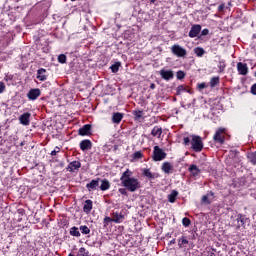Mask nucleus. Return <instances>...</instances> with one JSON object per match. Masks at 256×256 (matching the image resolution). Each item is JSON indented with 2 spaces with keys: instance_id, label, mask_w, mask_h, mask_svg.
Returning a JSON list of instances; mask_svg holds the SVG:
<instances>
[{
  "instance_id": "obj_1",
  "label": "nucleus",
  "mask_w": 256,
  "mask_h": 256,
  "mask_svg": "<svg viewBox=\"0 0 256 256\" xmlns=\"http://www.w3.org/2000/svg\"><path fill=\"white\" fill-rule=\"evenodd\" d=\"M120 181L122 182L123 186L128 189V191H131L134 193V191H137L139 187H141V184L139 183V180L137 178H131L129 176V170L125 171L123 175L120 178Z\"/></svg>"
},
{
  "instance_id": "obj_2",
  "label": "nucleus",
  "mask_w": 256,
  "mask_h": 256,
  "mask_svg": "<svg viewBox=\"0 0 256 256\" xmlns=\"http://www.w3.org/2000/svg\"><path fill=\"white\" fill-rule=\"evenodd\" d=\"M191 139L192 149L196 152L203 151V140L201 139V137L197 135H192Z\"/></svg>"
},
{
  "instance_id": "obj_3",
  "label": "nucleus",
  "mask_w": 256,
  "mask_h": 256,
  "mask_svg": "<svg viewBox=\"0 0 256 256\" xmlns=\"http://www.w3.org/2000/svg\"><path fill=\"white\" fill-rule=\"evenodd\" d=\"M167 157V154L159 146L154 147L153 159L154 161H163Z\"/></svg>"
},
{
  "instance_id": "obj_4",
  "label": "nucleus",
  "mask_w": 256,
  "mask_h": 256,
  "mask_svg": "<svg viewBox=\"0 0 256 256\" xmlns=\"http://www.w3.org/2000/svg\"><path fill=\"white\" fill-rule=\"evenodd\" d=\"M171 51L173 55H176V57H185V55H187V50H185V48L181 47L179 44L173 45Z\"/></svg>"
},
{
  "instance_id": "obj_5",
  "label": "nucleus",
  "mask_w": 256,
  "mask_h": 256,
  "mask_svg": "<svg viewBox=\"0 0 256 256\" xmlns=\"http://www.w3.org/2000/svg\"><path fill=\"white\" fill-rule=\"evenodd\" d=\"M224 133H225V128H219L213 137L214 141H216V143H220V145H223V143H225Z\"/></svg>"
},
{
  "instance_id": "obj_6",
  "label": "nucleus",
  "mask_w": 256,
  "mask_h": 256,
  "mask_svg": "<svg viewBox=\"0 0 256 256\" xmlns=\"http://www.w3.org/2000/svg\"><path fill=\"white\" fill-rule=\"evenodd\" d=\"M39 95H41V90H39L38 88L36 89H31L28 94L27 97L28 99H30L31 101H35V99H37V97H39Z\"/></svg>"
},
{
  "instance_id": "obj_7",
  "label": "nucleus",
  "mask_w": 256,
  "mask_h": 256,
  "mask_svg": "<svg viewBox=\"0 0 256 256\" xmlns=\"http://www.w3.org/2000/svg\"><path fill=\"white\" fill-rule=\"evenodd\" d=\"M160 75L162 79H164L165 81H169V79H173V71L171 70L162 69L160 70Z\"/></svg>"
},
{
  "instance_id": "obj_8",
  "label": "nucleus",
  "mask_w": 256,
  "mask_h": 256,
  "mask_svg": "<svg viewBox=\"0 0 256 256\" xmlns=\"http://www.w3.org/2000/svg\"><path fill=\"white\" fill-rule=\"evenodd\" d=\"M237 69L240 75H247V73H249V68L247 67V64L239 62L237 64Z\"/></svg>"
},
{
  "instance_id": "obj_9",
  "label": "nucleus",
  "mask_w": 256,
  "mask_h": 256,
  "mask_svg": "<svg viewBox=\"0 0 256 256\" xmlns=\"http://www.w3.org/2000/svg\"><path fill=\"white\" fill-rule=\"evenodd\" d=\"M201 33V25H194L192 26L190 32H189V37L194 38L197 37Z\"/></svg>"
},
{
  "instance_id": "obj_10",
  "label": "nucleus",
  "mask_w": 256,
  "mask_h": 256,
  "mask_svg": "<svg viewBox=\"0 0 256 256\" xmlns=\"http://www.w3.org/2000/svg\"><path fill=\"white\" fill-rule=\"evenodd\" d=\"M91 147H92V144H91V141L89 140H83L80 142V149H82V151H89Z\"/></svg>"
},
{
  "instance_id": "obj_11",
  "label": "nucleus",
  "mask_w": 256,
  "mask_h": 256,
  "mask_svg": "<svg viewBox=\"0 0 256 256\" xmlns=\"http://www.w3.org/2000/svg\"><path fill=\"white\" fill-rule=\"evenodd\" d=\"M31 118L30 113H24L20 116V123L22 125H29V119Z\"/></svg>"
},
{
  "instance_id": "obj_12",
  "label": "nucleus",
  "mask_w": 256,
  "mask_h": 256,
  "mask_svg": "<svg viewBox=\"0 0 256 256\" xmlns=\"http://www.w3.org/2000/svg\"><path fill=\"white\" fill-rule=\"evenodd\" d=\"M123 119V113L116 112L112 115V122L119 124Z\"/></svg>"
},
{
  "instance_id": "obj_13",
  "label": "nucleus",
  "mask_w": 256,
  "mask_h": 256,
  "mask_svg": "<svg viewBox=\"0 0 256 256\" xmlns=\"http://www.w3.org/2000/svg\"><path fill=\"white\" fill-rule=\"evenodd\" d=\"M81 168V162L79 161H74L71 162L68 166L69 171L73 172V171H77V169Z\"/></svg>"
},
{
  "instance_id": "obj_14",
  "label": "nucleus",
  "mask_w": 256,
  "mask_h": 256,
  "mask_svg": "<svg viewBox=\"0 0 256 256\" xmlns=\"http://www.w3.org/2000/svg\"><path fill=\"white\" fill-rule=\"evenodd\" d=\"M91 209H93V201L91 200H86L85 204L83 206V211L84 213H90Z\"/></svg>"
},
{
  "instance_id": "obj_15",
  "label": "nucleus",
  "mask_w": 256,
  "mask_h": 256,
  "mask_svg": "<svg viewBox=\"0 0 256 256\" xmlns=\"http://www.w3.org/2000/svg\"><path fill=\"white\" fill-rule=\"evenodd\" d=\"M162 171H164L166 174L171 173V171H173V165H171L169 162H164L162 164Z\"/></svg>"
},
{
  "instance_id": "obj_16",
  "label": "nucleus",
  "mask_w": 256,
  "mask_h": 256,
  "mask_svg": "<svg viewBox=\"0 0 256 256\" xmlns=\"http://www.w3.org/2000/svg\"><path fill=\"white\" fill-rule=\"evenodd\" d=\"M242 225H244L243 216L238 215L237 218L234 219L233 227H237V229H239Z\"/></svg>"
},
{
  "instance_id": "obj_17",
  "label": "nucleus",
  "mask_w": 256,
  "mask_h": 256,
  "mask_svg": "<svg viewBox=\"0 0 256 256\" xmlns=\"http://www.w3.org/2000/svg\"><path fill=\"white\" fill-rule=\"evenodd\" d=\"M47 70L45 69H39L37 71V79H39V81H46L47 80V76L45 75Z\"/></svg>"
},
{
  "instance_id": "obj_18",
  "label": "nucleus",
  "mask_w": 256,
  "mask_h": 256,
  "mask_svg": "<svg viewBox=\"0 0 256 256\" xmlns=\"http://www.w3.org/2000/svg\"><path fill=\"white\" fill-rule=\"evenodd\" d=\"M89 131H91V125L86 124L79 129V135H89Z\"/></svg>"
},
{
  "instance_id": "obj_19",
  "label": "nucleus",
  "mask_w": 256,
  "mask_h": 256,
  "mask_svg": "<svg viewBox=\"0 0 256 256\" xmlns=\"http://www.w3.org/2000/svg\"><path fill=\"white\" fill-rule=\"evenodd\" d=\"M189 171L193 175V177H197V175H199V173H201V170H199V168H197V165H191L189 167Z\"/></svg>"
},
{
  "instance_id": "obj_20",
  "label": "nucleus",
  "mask_w": 256,
  "mask_h": 256,
  "mask_svg": "<svg viewBox=\"0 0 256 256\" xmlns=\"http://www.w3.org/2000/svg\"><path fill=\"white\" fill-rule=\"evenodd\" d=\"M87 187L89 188V191H91V189H97V187H99V180H92L87 184Z\"/></svg>"
},
{
  "instance_id": "obj_21",
  "label": "nucleus",
  "mask_w": 256,
  "mask_h": 256,
  "mask_svg": "<svg viewBox=\"0 0 256 256\" xmlns=\"http://www.w3.org/2000/svg\"><path fill=\"white\" fill-rule=\"evenodd\" d=\"M178 195H179V192L173 190L172 193L168 195V199L170 203H175V199H177Z\"/></svg>"
},
{
  "instance_id": "obj_22",
  "label": "nucleus",
  "mask_w": 256,
  "mask_h": 256,
  "mask_svg": "<svg viewBox=\"0 0 256 256\" xmlns=\"http://www.w3.org/2000/svg\"><path fill=\"white\" fill-rule=\"evenodd\" d=\"M161 133H163V130L160 127H154L152 130L153 137H161Z\"/></svg>"
},
{
  "instance_id": "obj_23",
  "label": "nucleus",
  "mask_w": 256,
  "mask_h": 256,
  "mask_svg": "<svg viewBox=\"0 0 256 256\" xmlns=\"http://www.w3.org/2000/svg\"><path fill=\"white\" fill-rule=\"evenodd\" d=\"M112 221H114V223H121V221H123V215L119 213H114Z\"/></svg>"
},
{
  "instance_id": "obj_24",
  "label": "nucleus",
  "mask_w": 256,
  "mask_h": 256,
  "mask_svg": "<svg viewBox=\"0 0 256 256\" xmlns=\"http://www.w3.org/2000/svg\"><path fill=\"white\" fill-rule=\"evenodd\" d=\"M70 235H72L73 237H81V232H79V228L72 227L70 229Z\"/></svg>"
},
{
  "instance_id": "obj_25",
  "label": "nucleus",
  "mask_w": 256,
  "mask_h": 256,
  "mask_svg": "<svg viewBox=\"0 0 256 256\" xmlns=\"http://www.w3.org/2000/svg\"><path fill=\"white\" fill-rule=\"evenodd\" d=\"M194 53L197 55V57H203V55H205V50L201 47H197L194 49Z\"/></svg>"
},
{
  "instance_id": "obj_26",
  "label": "nucleus",
  "mask_w": 256,
  "mask_h": 256,
  "mask_svg": "<svg viewBox=\"0 0 256 256\" xmlns=\"http://www.w3.org/2000/svg\"><path fill=\"white\" fill-rule=\"evenodd\" d=\"M100 189L101 191H107V189H109V181L101 180Z\"/></svg>"
},
{
  "instance_id": "obj_27",
  "label": "nucleus",
  "mask_w": 256,
  "mask_h": 256,
  "mask_svg": "<svg viewBox=\"0 0 256 256\" xmlns=\"http://www.w3.org/2000/svg\"><path fill=\"white\" fill-rule=\"evenodd\" d=\"M143 175L145 177H148V179H155V175H153V173H151V170H149V169H144Z\"/></svg>"
},
{
  "instance_id": "obj_28",
  "label": "nucleus",
  "mask_w": 256,
  "mask_h": 256,
  "mask_svg": "<svg viewBox=\"0 0 256 256\" xmlns=\"http://www.w3.org/2000/svg\"><path fill=\"white\" fill-rule=\"evenodd\" d=\"M119 67H121V63L117 62L115 64H113L110 69L112 71V73H117V71H119Z\"/></svg>"
},
{
  "instance_id": "obj_29",
  "label": "nucleus",
  "mask_w": 256,
  "mask_h": 256,
  "mask_svg": "<svg viewBox=\"0 0 256 256\" xmlns=\"http://www.w3.org/2000/svg\"><path fill=\"white\" fill-rule=\"evenodd\" d=\"M216 85H219V77H213L210 80V87H216Z\"/></svg>"
},
{
  "instance_id": "obj_30",
  "label": "nucleus",
  "mask_w": 256,
  "mask_h": 256,
  "mask_svg": "<svg viewBox=\"0 0 256 256\" xmlns=\"http://www.w3.org/2000/svg\"><path fill=\"white\" fill-rule=\"evenodd\" d=\"M248 159L251 161V163H253V165H256V152L250 153L248 155Z\"/></svg>"
},
{
  "instance_id": "obj_31",
  "label": "nucleus",
  "mask_w": 256,
  "mask_h": 256,
  "mask_svg": "<svg viewBox=\"0 0 256 256\" xmlns=\"http://www.w3.org/2000/svg\"><path fill=\"white\" fill-rule=\"evenodd\" d=\"M80 231L83 233V235H89V233H91V230L87 226H81Z\"/></svg>"
},
{
  "instance_id": "obj_32",
  "label": "nucleus",
  "mask_w": 256,
  "mask_h": 256,
  "mask_svg": "<svg viewBox=\"0 0 256 256\" xmlns=\"http://www.w3.org/2000/svg\"><path fill=\"white\" fill-rule=\"evenodd\" d=\"M202 203H204V205L211 204V200H209V194L202 196Z\"/></svg>"
},
{
  "instance_id": "obj_33",
  "label": "nucleus",
  "mask_w": 256,
  "mask_h": 256,
  "mask_svg": "<svg viewBox=\"0 0 256 256\" xmlns=\"http://www.w3.org/2000/svg\"><path fill=\"white\" fill-rule=\"evenodd\" d=\"M58 61H59V63H66L67 62V56H65L64 54H60L58 56Z\"/></svg>"
},
{
  "instance_id": "obj_34",
  "label": "nucleus",
  "mask_w": 256,
  "mask_h": 256,
  "mask_svg": "<svg viewBox=\"0 0 256 256\" xmlns=\"http://www.w3.org/2000/svg\"><path fill=\"white\" fill-rule=\"evenodd\" d=\"M182 224L184 225V227H189V225H191V220H189V218H183Z\"/></svg>"
},
{
  "instance_id": "obj_35",
  "label": "nucleus",
  "mask_w": 256,
  "mask_h": 256,
  "mask_svg": "<svg viewBox=\"0 0 256 256\" xmlns=\"http://www.w3.org/2000/svg\"><path fill=\"white\" fill-rule=\"evenodd\" d=\"M189 243V241H187V239L185 238H180L179 239V246L183 247V245H187Z\"/></svg>"
},
{
  "instance_id": "obj_36",
  "label": "nucleus",
  "mask_w": 256,
  "mask_h": 256,
  "mask_svg": "<svg viewBox=\"0 0 256 256\" xmlns=\"http://www.w3.org/2000/svg\"><path fill=\"white\" fill-rule=\"evenodd\" d=\"M185 78V72L178 71L177 72V79H184Z\"/></svg>"
},
{
  "instance_id": "obj_37",
  "label": "nucleus",
  "mask_w": 256,
  "mask_h": 256,
  "mask_svg": "<svg viewBox=\"0 0 256 256\" xmlns=\"http://www.w3.org/2000/svg\"><path fill=\"white\" fill-rule=\"evenodd\" d=\"M133 157H134L135 159H141V157H143V153H141V152H135L134 155H133Z\"/></svg>"
},
{
  "instance_id": "obj_38",
  "label": "nucleus",
  "mask_w": 256,
  "mask_h": 256,
  "mask_svg": "<svg viewBox=\"0 0 256 256\" xmlns=\"http://www.w3.org/2000/svg\"><path fill=\"white\" fill-rule=\"evenodd\" d=\"M5 91V83L0 82V93H3Z\"/></svg>"
},
{
  "instance_id": "obj_39",
  "label": "nucleus",
  "mask_w": 256,
  "mask_h": 256,
  "mask_svg": "<svg viewBox=\"0 0 256 256\" xmlns=\"http://www.w3.org/2000/svg\"><path fill=\"white\" fill-rule=\"evenodd\" d=\"M183 141H184V145H189V143H191V139H189V137H185Z\"/></svg>"
},
{
  "instance_id": "obj_40",
  "label": "nucleus",
  "mask_w": 256,
  "mask_h": 256,
  "mask_svg": "<svg viewBox=\"0 0 256 256\" xmlns=\"http://www.w3.org/2000/svg\"><path fill=\"white\" fill-rule=\"evenodd\" d=\"M206 87H207V84L205 83L198 84V89H205Z\"/></svg>"
},
{
  "instance_id": "obj_41",
  "label": "nucleus",
  "mask_w": 256,
  "mask_h": 256,
  "mask_svg": "<svg viewBox=\"0 0 256 256\" xmlns=\"http://www.w3.org/2000/svg\"><path fill=\"white\" fill-rule=\"evenodd\" d=\"M251 93H252L253 95H256V84H254V85L252 86V88H251Z\"/></svg>"
},
{
  "instance_id": "obj_42",
  "label": "nucleus",
  "mask_w": 256,
  "mask_h": 256,
  "mask_svg": "<svg viewBox=\"0 0 256 256\" xmlns=\"http://www.w3.org/2000/svg\"><path fill=\"white\" fill-rule=\"evenodd\" d=\"M79 255H85V248L79 249Z\"/></svg>"
},
{
  "instance_id": "obj_43",
  "label": "nucleus",
  "mask_w": 256,
  "mask_h": 256,
  "mask_svg": "<svg viewBox=\"0 0 256 256\" xmlns=\"http://www.w3.org/2000/svg\"><path fill=\"white\" fill-rule=\"evenodd\" d=\"M202 35H209V30L208 29H204L202 31Z\"/></svg>"
},
{
  "instance_id": "obj_44",
  "label": "nucleus",
  "mask_w": 256,
  "mask_h": 256,
  "mask_svg": "<svg viewBox=\"0 0 256 256\" xmlns=\"http://www.w3.org/2000/svg\"><path fill=\"white\" fill-rule=\"evenodd\" d=\"M218 9H219V11H223V9H225V5H220L219 7H218Z\"/></svg>"
},
{
  "instance_id": "obj_45",
  "label": "nucleus",
  "mask_w": 256,
  "mask_h": 256,
  "mask_svg": "<svg viewBox=\"0 0 256 256\" xmlns=\"http://www.w3.org/2000/svg\"><path fill=\"white\" fill-rule=\"evenodd\" d=\"M136 117H137V119H141V117H143V116L141 115V112H138V113H136Z\"/></svg>"
},
{
  "instance_id": "obj_46",
  "label": "nucleus",
  "mask_w": 256,
  "mask_h": 256,
  "mask_svg": "<svg viewBox=\"0 0 256 256\" xmlns=\"http://www.w3.org/2000/svg\"><path fill=\"white\" fill-rule=\"evenodd\" d=\"M150 89H155V83H152V84L150 85Z\"/></svg>"
},
{
  "instance_id": "obj_47",
  "label": "nucleus",
  "mask_w": 256,
  "mask_h": 256,
  "mask_svg": "<svg viewBox=\"0 0 256 256\" xmlns=\"http://www.w3.org/2000/svg\"><path fill=\"white\" fill-rule=\"evenodd\" d=\"M179 91H183V86L178 87V93H179Z\"/></svg>"
},
{
  "instance_id": "obj_48",
  "label": "nucleus",
  "mask_w": 256,
  "mask_h": 256,
  "mask_svg": "<svg viewBox=\"0 0 256 256\" xmlns=\"http://www.w3.org/2000/svg\"><path fill=\"white\" fill-rule=\"evenodd\" d=\"M119 192L122 193V195H123L125 193V190L124 189H120Z\"/></svg>"
},
{
  "instance_id": "obj_49",
  "label": "nucleus",
  "mask_w": 256,
  "mask_h": 256,
  "mask_svg": "<svg viewBox=\"0 0 256 256\" xmlns=\"http://www.w3.org/2000/svg\"><path fill=\"white\" fill-rule=\"evenodd\" d=\"M151 3H155V0H150Z\"/></svg>"
},
{
  "instance_id": "obj_50",
  "label": "nucleus",
  "mask_w": 256,
  "mask_h": 256,
  "mask_svg": "<svg viewBox=\"0 0 256 256\" xmlns=\"http://www.w3.org/2000/svg\"><path fill=\"white\" fill-rule=\"evenodd\" d=\"M52 155H55V152H52Z\"/></svg>"
},
{
  "instance_id": "obj_51",
  "label": "nucleus",
  "mask_w": 256,
  "mask_h": 256,
  "mask_svg": "<svg viewBox=\"0 0 256 256\" xmlns=\"http://www.w3.org/2000/svg\"><path fill=\"white\" fill-rule=\"evenodd\" d=\"M82 256H87V254H83Z\"/></svg>"
},
{
  "instance_id": "obj_52",
  "label": "nucleus",
  "mask_w": 256,
  "mask_h": 256,
  "mask_svg": "<svg viewBox=\"0 0 256 256\" xmlns=\"http://www.w3.org/2000/svg\"><path fill=\"white\" fill-rule=\"evenodd\" d=\"M211 196H213V193H210Z\"/></svg>"
},
{
  "instance_id": "obj_53",
  "label": "nucleus",
  "mask_w": 256,
  "mask_h": 256,
  "mask_svg": "<svg viewBox=\"0 0 256 256\" xmlns=\"http://www.w3.org/2000/svg\"><path fill=\"white\" fill-rule=\"evenodd\" d=\"M71 1H75V0H71Z\"/></svg>"
},
{
  "instance_id": "obj_54",
  "label": "nucleus",
  "mask_w": 256,
  "mask_h": 256,
  "mask_svg": "<svg viewBox=\"0 0 256 256\" xmlns=\"http://www.w3.org/2000/svg\"><path fill=\"white\" fill-rule=\"evenodd\" d=\"M255 76H256V73H255Z\"/></svg>"
}]
</instances>
